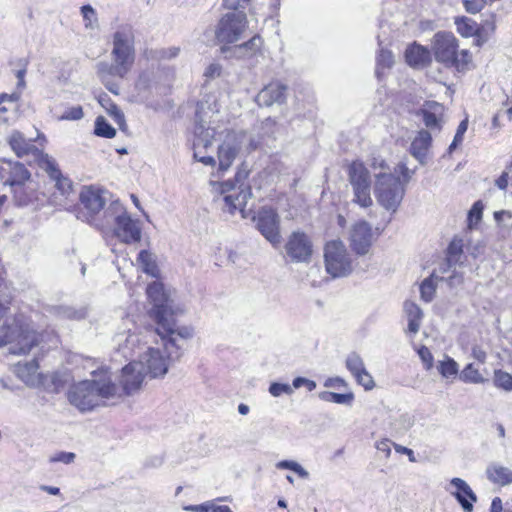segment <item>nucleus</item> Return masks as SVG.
Here are the masks:
<instances>
[{"label":"nucleus","mask_w":512,"mask_h":512,"mask_svg":"<svg viewBox=\"0 0 512 512\" xmlns=\"http://www.w3.org/2000/svg\"><path fill=\"white\" fill-rule=\"evenodd\" d=\"M374 194L380 206L395 213L405 195V187L399 177L381 171L375 174Z\"/></svg>","instance_id":"nucleus-6"},{"label":"nucleus","mask_w":512,"mask_h":512,"mask_svg":"<svg viewBox=\"0 0 512 512\" xmlns=\"http://www.w3.org/2000/svg\"><path fill=\"white\" fill-rule=\"evenodd\" d=\"M483 209H484V206L480 200L476 201L472 205L471 209L468 212L469 225H472L473 223L477 224L481 221L482 215H483Z\"/></svg>","instance_id":"nucleus-47"},{"label":"nucleus","mask_w":512,"mask_h":512,"mask_svg":"<svg viewBox=\"0 0 512 512\" xmlns=\"http://www.w3.org/2000/svg\"><path fill=\"white\" fill-rule=\"evenodd\" d=\"M180 52L179 47H168V48H159L150 52L151 56L149 59L153 61H171L175 59Z\"/></svg>","instance_id":"nucleus-37"},{"label":"nucleus","mask_w":512,"mask_h":512,"mask_svg":"<svg viewBox=\"0 0 512 512\" xmlns=\"http://www.w3.org/2000/svg\"><path fill=\"white\" fill-rule=\"evenodd\" d=\"M205 104L198 102L195 112L193 158L206 165L214 167L216 160L213 156L207 155V149L212 146L216 134L214 128L210 127L206 120Z\"/></svg>","instance_id":"nucleus-5"},{"label":"nucleus","mask_w":512,"mask_h":512,"mask_svg":"<svg viewBox=\"0 0 512 512\" xmlns=\"http://www.w3.org/2000/svg\"><path fill=\"white\" fill-rule=\"evenodd\" d=\"M463 253V241L462 239L454 238L448 245L446 250L445 263L439 267L441 273H446L450 268L456 265L459 261L461 254Z\"/></svg>","instance_id":"nucleus-30"},{"label":"nucleus","mask_w":512,"mask_h":512,"mask_svg":"<svg viewBox=\"0 0 512 512\" xmlns=\"http://www.w3.org/2000/svg\"><path fill=\"white\" fill-rule=\"evenodd\" d=\"M114 225V234L121 242L126 244L139 242L141 229L136 220L127 213L122 203L116 199L111 200L104 211V221L101 227Z\"/></svg>","instance_id":"nucleus-4"},{"label":"nucleus","mask_w":512,"mask_h":512,"mask_svg":"<svg viewBox=\"0 0 512 512\" xmlns=\"http://www.w3.org/2000/svg\"><path fill=\"white\" fill-rule=\"evenodd\" d=\"M460 379L467 383H483L485 379L480 375L479 371L473 367V364H468L460 373Z\"/></svg>","instance_id":"nucleus-43"},{"label":"nucleus","mask_w":512,"mask_h":512,"mask_svg":"<svg viewBox=\"0 0 512 512\" xmlns=\"http://www.w3.org/2000/svg\"><path fill=\"white\" fill-rule=\"evenodd\" d=\"M220 74H221V66H207L203 75L208 80V79H213L215 77H218V76H220Z\"/></svg>","instance_id":"nucleus-64"},{"label":"nucleus","mask_w":512,"mask_h":512,"mask_svg":"<svg viewBox=\"0 0 512 512\" xmlns=\"http://www.w3.org/2000/svg\"><path fill=\"white\" fill-rule=\"evenodd\" d=\"M250 0H224V6L229 11H244Z\"/></svg>","instance_id":"nucleus-53"},{"label":"nucleus","mask_w":512,"mask_h":512,"mask_svg":"<svg viewBox=\"0 0 512 512\" xmlns=\"http://www.w3.org/2000/svg\"><path fill=\"white\" fill-rule=\"evenodd\" d=\"M105 69L102 71H107L110 74H118L120 76H123L128 71V66H103Z\"/></svg>","instance_id":"nucleus-63"},{"label":"nucleus","mask_w":512,"mask_h":512,"mask_svg":"<svg viewBox=\"0 0 512 512\" xmlns=\"http://www.w3.org/2000/svg\"><path fill=\"white\" fill-rule=\"evenodd\" d=\"M349 182L353 189V201L363 208L372 205L370 172L360 161H353L348 167Z\"/></svg>","instance_id":"nucleus-10"},{"label":"nucleus","mask_w":512,"mask_h":512,"mask_svg":"<svg viewBox=\"0 0 512 512\" xmlns=\"http://www.w3.org/2000/svg\"><path fill=\"white\" fill-rule=\"evenodd\" d=\"M81 14L85 22V28L95 29L98 27L96 11L90 4H86L81 7Z\"/></svg>","instance_id":"nucleus-44"},{"label":"nucleus","mask_w":512,"mask_h":512,"mask_svg":"<svg viewBox=\"0 0 512 512\" xmlns=\"http://www.w3.org/2000/svg\"><path fill=\"white\" fill-rule=\"evenodd\" d=\"M318 397L320 400L329 402V403H335V404H341V405H347L351 406L354 401V393L353 392H347V393H336L331 391H322L318 394Z\"/></svg>","instance_id":"nucleus-33"},{"label":"nucleus","mask_w":512,"mask_h":512,"mask_svg":"<svg viewBox=\"0 0 512 512\" xmlns=\"http://www.w3.org/2000/svg\"><path fill=\"white\" fill-rule=\"evenodd\" d=\"M39 364L36 358L30 361L18 362L14 372L26 385L34 387L42 383V375L38 373Z\"/></svg>","instance_id":"nucleus-26"},{"label":"nucleus","mask_w":512,"mask_h":512,"mask_svg":"<svg viewBox=\"0 0 512 512\" xmlns=\"http://www.w3.org/2000/svg\"><path fill=\"white\" fill-rule=\"evenodd\" d=\"M404 311L408 319V331L413 334L418 333L423 318L422 309L412 301H405Z\"/></svg>","instance_id":"nucleus-32"},{"label":"nucleus","mask_w":512,"mask_h":512,"mask_svg":"<svg viewBox=\"0 0 512 512\" xmlns=\"http://www.w3.org/2000/svg\"><path fill=\"white\" fill-rule=\"evenodd\" d=\"M357 384L361 385L366 391L372 390L375 387V382L372 375L365 368L363 372L354 376Z\"/></svg>","instance_id":"nucleus-45"},{"label":"nucleus","mask_w":512,"mask_h":512,"mask_svg":"<svg viewBox=\"0 0 512 512\" xmlns=\"http://www.w3.org/2000/svg\"><path fill=\"white\" fill-rule=\"evenodd\" d=\"M432 145V135L426 129H421L417 132L411 142L409 152L421 164H426L427 155Z\"/></svg>","instance_id":"nucleus-25"},{"label":"nucleus","mask_w":512,"mask_h":512,"mask_svg":"<svg viewBox=\"0 0 512 512\" xmlns=\"http://www.w3.org/2000/svg\"><path fill=\"white\" fill-rule=\"evenodd\" d=\"M263 41L259 35H254L249 41L234 46H222L221 53L224 59L235 58L237 60L258 61V54L261 52Z\"/></svg>","instance_id":"nucleus-16"},{"label":"nucleus","mask_w":512,"mask_h":512,"mask_svg":"<svg viewBox=\"0 0 512 512\" xmlns=\"http://www.w3.org/2000/svg\"><path fill=\"white\" fill-rule=\"evenodd\" d=\"M249 171L246 168H239L235 174L234 181L238 184V188L244 189V180L248 177Z\"/></svg>","instance_id":"nucleus-60"},{"label":"nucleus","mask_w":512,"mask_h":512,"mask_svg":"<svg viewBox=\"0 0 512 512\" xmlns=\"http://www.w3.org/2000/svg\"><path fill=\"white\" fill-rule=\"evenodd\" d=\"M43 168L49 178L55 182V187L61 195H68L72 191V181L62 174L55 159L48 154L43 155Z\"/></svg>","instance_id":"nucleus-24"},{"label":"nucleus","mask_w":512,"mask_h":512,"mask_svg":"<svg viewBox=\"0 0 512 512\" xmlns=\"http://www.w3.org/2000/svg\"><path fill=\"white\" fill-rule=\"evenodd\" d=\"M83 109L80 105L73 106L65 110V112L60 116V120H80L83 118Z\"/></svg>","instance_id":"nucleus-49"},{"label":"nucleus","mask_w":512,"mask_h":512,"mask_svg":"<svg viewBox=\"0 0 512 512\" xmlns=\"http://www.w3.org/2000/svg\"><path fill=\"white\" fill-rule=\"evenodd\" d=\"M494 385L504 391H512V374L505 372L501 369L494 371L493 378Z\"/></svg>","instance_id":"nucleus-40"},{"label":"nucleus","mask_w":512,"mask_h":512,"mask_svg":"<svg viewBox=\"0 0 512 512\" xmlns=\"http://www.w3.org/2000/svg\"><path fill=\"white\" fill-rule=\"evenodd\" d=\"M345 364L347 370L352 374L353 377L359 374V372H363L366 368L363 359L356 352L348 354Z\"/></svg>","instance_id":"nucleus-39"},{"label":"nucleus","mask_w":512,"mask_h":512,"mask_svg":"<svg viewBox=\"0 0 512 512\" xmlns=\"http://www.w3.org/2000/svg\"><path fill=\"white\" fill-rule=\"evenodd\" d=\"M467 129H468V118H465L464 120H462L459 123L456 133H455V136H454V139L462 142L463 138H464V134L466 133Z\"/></svg>","instance_id":"nucleus-61"},{"label":"nucleus","mask_w":512,"mask_h":512,"mask_svg":"<svg viewBox=\"0 0 512 512\" xmlns=\"http://www.w3.org/2000/svg\"><path fill=\"white\" fill-rule=\"evenodd\" d=\"M444 111L443 104L437 101H425L416 115L421 118L428 129L441 131Z\"/></svg>","instance_id":"nucleus-19"},{"label":"nucleus","mask_w":512,"mask_h":512,"mask_svg":"<svg viewBox=\"0 0 512 512\" xmlns=\"http://www.w3.org/2000/svg\"><path fill=\"white\" fill-rule=\"evenodd\" d=\"M287 98V86L280 82H271L257 94L255 101L260 107L282 105Z\"/></svg>","instance_id":"nucleus-20"},{"label":"nucleus","mask_w":512,"mask_h":512,"mask_svg":"<svg viewBox=\"0 0 512 512\" xmlns=\"http://www.w3.org/2000/svg\"><path fill=\"white\" fill-rule=\"evenodd\" d=\"M240 146L237 143L225 141L218 147L219 172L227 171L239 153Z\"/></svg>","instance_id":"nucleus-28"},{"label":"nucleus","mask_w":512,"mask_h":512,"mask_svg":"<svg viewBox=\"0 0 512 512\" xmlns=\"http://www.w3.org/2000/svg\"><path fill=\"white\" fill-rule=\"evenodd\" d=\"M251 189L249 187L241 189L236 194H226L223 197V209L230 214H234L236 210L243 211L247 199L251 196Z\"/></svg>","instance_id":"nucleus-29"},{"label":"nucleus","mask_w":512,"mask_h":512,"mask_svg":"<svg viewBox=\"0 0 512 512\" xmlns=\"http://www.w3.org/2000/svg\"><path fill=\"white\" fill-rule=\"evenodd\" d=\"M141 366L137 362H131L123 367L120 382L125 395H132L140 389L146 375Z\"/></svg>","instance_id":"nucleus-22"},{"label":"nucleus","mask_w":512,"mask_h":512,"mask_svg":"<svg viewBox=\"0 0 512 512\" xmlns=\"http://www.w3.org/2000/svg\"><path fill=\"white\" fill-rule=\"evenodd\" d=\"M436 277L437 276L435 273H432L430 277L425 278L420 284L421 299L427 303L431 302L434 298L436 292V284L434 283L433 279Z\"/></svg>","instance_id":"nucleus-38"},{"label":"nucleus","mask_w":512,"mask_h":512,"mask_svg":"<svg viewBox=\"0 0 512 512\" xmlns=\"http://www.w3.org/2000/svg\"><path fill=\"white\" fill-rule=\"evenodd\" d=\"M436 279H438L440 281L445 280L447 282V284L449 285V287H451V288H456V287L460 286L464 280L463 274L456 272V271H453V273L450 276H448L447 278L436 277Z\"/></svg>","instance_id":"nucleus-55"},{"label":"nucleus","mask_w":512,"mask_h":512,"mask_svg":"<svg viewBox=\"0 0 512 512\" xmlns=\"http://www.w3.org/2000/svg\"><path fill=\"white\" fill-rule=\"evenodd\" d=\"M9 147L15 153L18 158H22L26 155H32L34 157L41 156L43 162V153L34 144L32 139H27L24 134L18 130H13L6 139Z\"/></svg>","instance_id":"nucleus-21"},{"label":"nucleus","mask_w":512,"mask_h":512,"mask_svg":"<svg viewBox=\"0 0 512 512\" xmlns=\"http://www.w3.org/2000/svg\"><path fill=\"white\" fill-rule=\"evenodd\" d=\"M487 478L498 485L506 486L512 483V471L499 464H491L486 469Z\"/></svg>","instance_id":"nucleus-31"},{"label":"nucleus","mask_w":512,"mask_h":512,"mask_svg":"<svg viewBox=\"0 0 512 512\" xmlns=\"http://www.w3.org/2000/svg\"><path fill=\"white\" fill-rule=\"evenodd\" d=\"M110 198L111 194L105 189L93 185L83 186L79 194L81 209L78 212V218L101 227V223L97 222V216L106 210L105 205Z\"/></svg>","instance_id":"nucleus-7"},{"label":"nucleus","mask_w":512,"mask_h":512,"mask_svg":"<svg viewBox=\"0 0 512 512\" xmlns=\"http://www.w3.org/2000/svg\"><path fill=\"white\" fill-rule=\"evenodd\" d=\"M326 272L333 278L347 277L352 273V262L346 246L341 240H332L324 247Z\"/></svg>","instance_id":"nucleus-8"},{"label":"nucleus","mask_w":512,"mask_h":512,"mask_svg":"<svg viewBox=\"0 0 512 512\" xmlns=\"http://www.w3.org/2000/svg\"><path fill=\"white\" fill-rule=\"evenodd\" d=\"M269 393L273 397H279L283 394L291 395L293 393V388L287 383L272 382L269 386Z\"/></svg>","instance_id":"nucleus-46"},{"label":"nucleus","mask_w":512,"mask_h":512,"mask_svg":"<svg viewBox=\"0 0 512 512\" xmlns=\"http://www.w3.org/2000/svg\"><path fill=\"white\" fill-rule=\"evenodd\" d=\"M75 458H76V454L73 452L60 451V452H57L54 455H52L49 458V462H51V463L61 462L64 464H70V463L74 462Z\"/></svg>","instance_id":"nucleus-50"},{"label":"nucleus","mask_w":512,"mask_h":512,"mask_svg":"<svg viewBox=\"0 0 512 512\" xmlns=\"http://www.w3.org/2000/svg\"><path fill=\"white\" fill-rule=\"evenodd\" d=\"M218 185L220 188V192L225 195L227 192L234 190L236 188V186H238V184L234 180H231V179L220 182V183H218Z\"/></svg>","instance_id":"nucleus-62"},{"label":"nucleus","mask_w":512,"mask_h":512,"mask_svg":"<svg viewBox=\"0 0 512 512\" xmlns=\"http://www.w3.org/2000/svg\"><path fill=\"white\" fill-rule=\"evenodd\" d=\"M397 171L401 174L403 178V184L405 185L408 183L412 177V175L415 173V169L411 170L407 167L405 162H400L397 165Z\"/></svg>","instance_id":"nucleus-57"},{"label":"nucleus","mask_w":512,"mask_h":512,"mask_svg":"<svg viewBox=\"0 0 512 512\" xmlns=\"http://www.w3.org/2000/svg\"><path fill=\"white\" fill-rule=\"evenodd\" d=\"M138 363L151 378L163 377L168 372V361L158 348H148Z\"/></svg>","instance_id":"nucleus-17"},{"label":"nucleus","mask_w":512,"mask_h":512,"mask_svg":"<svg viewBox=\"0 0 512 512\" xmlns=\"http://www.w3.org/2000/svg\"><path fill=\"white\" fill-rule=\"evenodd\" d=\"M324 386L327 388H342L347 387V382L341 377H331L325 380Z\"/></svg>","instance_id":"nucleus-59"},{"label":"nucleus","mask_w":512,"mask_h":512,"mask_svg":"<svg viewBox=\"0 0 512 512\" xmlns=\"http://www.w3.org/2000/svg\"><path fill=\"white\" fill-rule=\"evenodd\" d=\"M450 485L455 488L454 491H450V494L456 499L463 511L472 512L474 503L477 502L478 498L468 483L461 478L454 477L450 480Z\"/></svg>","instance_id":"nucleus-23"},{"label":"nucleus","mask_w":512,"mask_h":512,"mask_svg":"<svg viewBox=\"0 0 512 512\" xmlns=\"http://www.w3.org/2000/svg\"><path fill=\"white\" fill-rule=\"evenodd\" d=\"M91 379L73 383L67 393L69 403L80 412H91L100 406H106L112 399L122 397L120 388L106 369L91 372Z\"/></svg>","instance_id":"nucleus-2"},{"label":"nucleus","mask_w":512,"mask_h":512,"mask_svg":"<svg viewBox=\"0 0 512 512\" xmlns=\"http://www.w3.org/2000/svg\"><path fill=\"white\" fill-rule=\"evenodd\" d=\"M418 355L422 362L424 363L425 368L427 370H430L433 367L434 361L433 355L430 352V350L426 346H421L420 349L418 350Z\"/></svg>","instance_id":"nucleus-54"},{"label":"nucleus","mask_w":512,"mask_h":512,"mask_svg":"<svg viewBox=\"0 0 512 512\" xmlns=\"http://www.w3.org/2000/svg\"><path fill=\"white\" fill-rule=\"evenodd\" d=\"M94 133L99 137L113 138L116 135V129L104 116H98L95 120Z\"/></svg>","instance_id":"nucleus-36"},{"label":"nucleus","mask_w":512,"mask_h":512,"mask_svg":"<svg viewBox=\"0 0 512 512\" xmlns=\"http://www.w3.org/2000/svg\"><path fill=\"white\" fill-rule=\"evenodd\" d=\"M146 292L153 305L150 313L157 324L156 332L163 342L167 357L170 361L179 360L184 353L188 340L193 337V329L176 324L172 310V300L165 292L162 283L153 282L149 284Z\"/></svg>","instance_id":"nucleus-1"},{"label":"nucleus","mask_w":512,"mask_h":512,"mask_svg":"<svg viewBox=\"0 0 512 512\" xmlns=\"http://www.w3.org/2000/svg\"><path fill=\"white\" fill-rule=\"evenodd\" d=\"M463 5L468 13L476 14L485 6V0H463Z\"/></svg>","instance_id":"nucleus-51"},{"label":"nucleus","mask_w":512,"mask_h":512,"mask_svg":"<svg viewBox=\"0 0 512 512\" xmlns=\"http://www.w3.org/2000/svg\"><path fill=\"white\" fill-rule=\"evenodd\" d=\"M494 219L498 225L508 228L510 227L509 221L512 220V212L507 210L496 211L494 213Z\"/></svg>","instance_id":"nucleus-52"},{"label":"nucleus","mask_w":512,"mask_h":512,"mask_svg":"<svg viewBox=\"0 0 512 512\" xmlns=\"http://www.w3.org/2000/svg\"><path fill=\"white\" fill-rule=\"evenodd\" d=\"M248 25L245 11H228L219 20L214 35L218 43L237 42Z\"/></svg>","instance_id":"nucleus-9"},{"label":"nucleus","mask_w":512,"mask_h":512,"mask_svg":"<svg viewBox=\"0 0 512 512\" xmlns=\"http://www.w3.org/2000/svg\"><path fill=\"white\" fill-rule=\"evenodd\" d=\"M256 227L258 231L274 247L280 244V218L276 210L270 207H263L259 210L256 217Z\"/></svg>","instance_id":"nucleus-13"},{"label":"nucleus","mask_w":512,"mask_h":512,"mask_svg":"<svg viewBox=\"0 0 512 512\" xmlns=\"http://www.w3.org/2000/svg\"><path fill=\"white\" fill-rule=\"evenodd\" d=\"M0 162V179L4 185L23 186L30 180L31 173L23 163L7 158H1Z\"/></svg>","instance_id":"nucleus-14"},{"label":"nucleus","mask_w":512,"mask_h":512,"mask_svg":"<svg viewBox=\"0 0 512 512\" xmlns=\"http://www.w3.org/2000/svg\"><path fill=\"white\" fill-rule=\"evenodd\" d=\"M276 467L282 470H290L303 479L309 477V472L294 460H281L276 464Z\"/></svg>","instance_id":"nucleus-42"},{"label":"nucleus","mask_w":512,"mask_h":512,"mask_svg":"<svg viewBox=\"0 0 512 512\" xmlns=\"http://www.w3.org/2000/svg\"><path fill=\"white\" fill-rule=\"evenodd\" d=\"M395 59L391 50L380 48L377 56V64H394Z\"/></svg>","instance_id":"nucleus-56"},{"label":"nucleus","mask_w":512,"mask_h":512,"mask_svg":"<svg viewBox=\"0 0 512 512\" xmlns=\"http://www.w3.org/2000/svg\"><path fill=\"white\" fill-rule=\"evenodd\" d=\"M110 116L113 118L119 129L123 132L127 130V124L124 113L116 105H112L109 110Z\"/></svg>","instance_id":"nucleus-48"},{"label":"nucleus","mask_w":512,"mask_h":512,"mask_svg":"<svg viewBox=\"0 0 512 512\" xmlns=\"http://www.w3.org/2000/svg\"><path fill=\"white\" fill-rule=\"evenodd\" d=\"M458 368L457 362L448 356H446L445 360L440 361L437 366L439 373L445 378L456 376Z\"/></svg>","instance_id":"nucleus-41"},{"label":"nucleus","mask_w":512,"mask_h":512,"mask_svg":"<svg viewBox=\"0 0 512 512\" xmlns=\"http://www.w3.org/2000/svg\"><path fill=\"white\" fill-rule=\"evenodd\" d=\"M433 50L435 59L445 64H467L468 51L463 50V59L457 58L458 43L455 36L450 32L440 31L434 35Z\"/></svg>","instance_id":"nucleus-12"},{"label":"nucleus","mask_w":512,"mask_h":512,"mask_svg":"<svg viewBox=\"0 0 512 512\" xmlns=\"http://www.w3.org/2000/svg\"><path fill=\"white\" fill-rule=\"evenodd\" d=\"M39 344V334L23 315L16 316L11 324L0 326V347L8 346L9 354L26 355Z\"/></svg>","instance_id":"nucleus-3"},{"label":"nucleus","mask_w":512,"mask_h":512,"mask_svg":"<svg viewBox=\"0 0 512 512\" xmlns=\"http://www.w3.org/2000/svg\"><path fill=\"white\" fill-rule=\"evenodd\" d=\"M406 64H430L431 51L416 41L408 45L404 52Z\"/></svg>","instance_id":"nucleus-27"},{"label":"nucleus","mask_w":512,"mask_h":512,"mask_svg":"<svg viewBox=\"0 0 512 512\" xmlns=\"http://www.w3.org/2000/svg\"><path fill=\"white\" fill-rule=\"evenodd\" d=\"M285 250L292 262H308L312 255V243L304 232H293L285 245Z\"/></svg>","instance_id":"nucleus-15"},{"label":"nucleus","mask_w":512,"mask_h":512,"mask_svg":"<svg viewBox=\"0 0 512 512\" xmlns=\"http://www.w3.org/2000/svg\"><path fill=\"white\" fill-rule=\"evenodd\" d=\"M213 505L211 502H205L199 505H188L184 507V510L191 512H212Z\"/></svg>","instance_id":"nucleus-58"},{"label":"nucleus","mask_w":512,"mask_h":512,"mask_svg":"<svg viewBox=\"0 0 512 512\" xmlns=\"http://www.w3.org/2000/svg\"><path fill=\"white\" fill-rule=\"evenodd\" d=\"M112 56L116 64H132L135 58V35L131 26L121 25L112 35Z\"/></svg>","instance_id":"nucleus-11"},{"label":"nucleus","mask_w":512,"mask_h":512,"mask_svg":"<svg viewBox=\"0 0 512 512\" xmlns=\"http://www.w3.org/2000/svg\"><path fill=\"white\" fill-rule=\"evenodd\" d=\"M372 227L362 220L355 223L350 231V246L360 256L366 255L372 245Z\"/></svg>","instance_id":"nucleus-18"},{"label":"nucleus","mask_w":512,"mask_h":512,"mask_svg":"<svg viewBox=\"0 0 512 512\" xmlns=\"http://www.w3.org/2000/svg\"><path fill=\"white\" fill-rule=\"evenodd\" d=\"M137 260L141 264L144 273L153 277H158L159 268L155 257L151 252L148 250H141L138 254Z\"/></svg>","instance_id":"nucleus-34"},{"label":"nucleus","mask_w":512,"mask_h":512,"mask_svg":"<svg viewBox=\"0 0 512 512\" xmlns=\"http://www.w3.org/2000/svg\"><path fill=\"white\" fill-rule=\"evenodd\" d=\"M55 313L63 319L82 320L87 316V309L84 307L76 309L71 306L60 305L55 308Z\"/></svg>","instance_id":"nucleus-35"}]
</instances>
